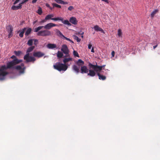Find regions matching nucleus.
<instances>
[{
	"mask_svg": "<svg viewBox=\"0 0 160 160\" xmlns=\"http://www.w3.org/2000/svg\"><path fill=\"white\" fill-rule=\"evenodd\" d=\"M63 20L64 18L61 17H58L55 18H53L52 19V20L54 21H60L62 22L63 21Z\"/></svg>",
	"mask_w": 160,
	"mask_h": 160,
	"instance_id": "23",
	"label": "nucleus"
},
{
	"mask_svg": "<svg viewBox=\"0 0 160 160\" xmlns=\"http://www.w3.org/2000/svg\"><path fill=\"white\" fill-rule=\"evenodd\" d=\"M56 33L59 36H61V37H63V36H64L61 32L59 30H57L56 31Z\"/></svg>",
	"mask_w": 160,
	"mask_h": 160,
	"instance_id": "33",
	"label": "nucleus"
},
{
	"mask_svg": "<svg viewBox=\"0 0 160 160\" xmlns=\"http://www.w3.org/2000/svg\"><path fill=\"white\" fill-rule=\"evenodd\" d=\"M54 16V15L53 14H48L45 17V20H49L50 19H51L52 20V19L53 18H52Z\"/></svg>",
	"mask_w": 160,
	"mask_h": 160,
	"instance_id": "24",
	"label": "nucleus"
},
{
	"mask_svg": "<svg viewBox=\"0 0 160 160\" xmlns=\"http://www.w3.org/2000/svg\"><path fill=\"white\" fill-rule=\"evenodd\" d=\"M54 1L59 4H65L67 3L66 2H64L62 0H54Z\"/></svg>",
	"mask_w": 160,
	"mask_h": 160,
	"instance_id": "26",
	"label": "nucleus"
},
{
	"mask_svg": "<svg viewBox=\"0 0 160 160\" xmlns=\"http://www.w3.org/2000/svg\"><path fill=\"white\" fill-rule=\"evenodd\" d=\"M47 47L49 49H53L57 48V45L55 44L48 43L47 45Z\"/></svg>",
	"mask_w": 160,
	"mask_h": 160,
	"instance_id": "12",
	"label": "nucleus"
},
{
	"mask_svg": "<svg viewBox=\"0 0 160 160\" xmlns=\"http://www.w3.org/2000/svg\"><path fill=\"white\" fill-rule=\"evenodd\" d=\"M15 68L17 70H20V72L21 73H24V68H22L20 66H17L15 67Z\"/></svg>",
	"mask_w": 160,
	"mask_h": 160,
	"instance_id": "17",
	"label": "nucleus"
},
{
	"mask_svg": "<svg viewBox=\"0 0 160 160\" xmlns=\"http://www.w3.org/2000/svg\"><path fill=\"white\" fill-rule=\"evenodd\" d=\"M94 28V30L96 31H101L103 33H105V32L103 30L97 25L95 26Z\"/></svg>",
	"mask_w": 160,
	"mask_h": 160,
	"instance_id": "16",
	"label": "nucleus"
},
{
	"mask_svg": "<svg viewBox=\"0 0 160 160\" xmlns=\"http://www.w3.org/2000/svg\"><path fill=\"white\" fill-rule=\"evenodd\" d=\"M37 12L38 14L41 15L42 12V8L41 7H39Z\"/></svg>",
	"mask_w": 160,
	"mask_h": 160,
	"instance_id": "32",
	"label": "nucleus"
},
{
	"mask_svg": "<svg viewBox=\"0 0 160 160\" xmlns=\"http://www.w3.org/2000/svg\"><path fill=\"white\" fill-rule=\"evenodd\" d=\"M44 28V26H40L38 28H35L34 32H38L39 30L42 29V28Z\"/></svg>",
	"mask_w": 160,
	"mask_h": 160,
	"instance_id": "30",
	"label": "nucleus"
},
{
	"mask_svg": "<svg viewBox=\"0 0 160 160\" xmlns=\"http://www.w3.org/2000/svg\"><path fill=\"white\" fill-rule=\"evenodd\" d=\"M61 50L62 52L65 54L66 55L64 57H69L70 55L69 54V50L66 44H63L62 45Z\"/></svg>",
	"mask_w": 160,
	"mask_h": 160,
	"instance_id": "6",
	"label": "nucleus"
},
{
	"mask_svg": "<svg viewBox=\"0 0 160 160\" xmlns=\"http://www.w3.org/2000/svg\"><path fill=\"white\" fill-rule=\"evenodd\" d=\"M6 28L8 32V33L9 37H11L12 35V32L13 31V28L11 25H9Z\"/></svg>",
	"mask_w": 160,
	"mask_h": 160,
	"instance_id": "10",
	"label": "nucleus"
},
{
	"mask_svg": "<svg viewBox=\"0 0 160 160\" xmlns=\"http://www.w3.org/2000/svg\"><path fill=\"white\" fill-rule=\"evenodd\" d=\"M63 38H64V39L67 40L68 41H70L71 42H72V43H73V41H72V40H71L70 39H69L67 37H66L64 36H63Z\"/></svg>",
	"mask_w": 160,
	"mask_h": 160,
	"instance_id": "39",
	"label": "nucleus"
},
{
	"mask_svg": "<svg viewBox=\"0 0 160 160\" xmlns=\"http://www.w3.org/2000/svg\"><path fill=\"white\" fill-rule=\"evenodd\" d=\"M73 8H74L73 6H70L68 8V10L69 11H72V9H73Z\"/></svg>",
	"mask_w": 160,
	"mask_h": 160,
	"instance_id": "40",
	"label": "nucleus"
},
{
	"mask_svg": "<svg viewBox=\"0 0 160 160\" xmlns=\"http://www.w3.org/2000/svg\"><path fill=\"white\" fill-rule=\"evenodd\" d=\"M115 55V52L114 51H112V57H114Z\"/></svg>",
	"mask_w": 160,
	"mask_h": 160,
	"instance_id": "46",
	"label": "nucleus"
},
{
	"mask_svg": "<svg viewBox=\"0 0 160 160\" xmlns=\"http://www.w3.org/2000/svg\"><path fill=\"white\" fill-rule=\"evenodd\" d=\"M29 0H23V1H22V2L21 3H20L22 4V5L24 3H25L26 2H27V1H28Z\"/></svg>",
	"mask_w": 160,
	"mask_h": 160,
	"instance_id": "41",
	"label": "nucleus"
},
{
	"mask_svg": "<svg viewBox=\"0 0 160 160\" xmlns=\"http://www.w3.org/2000/svg\"><path fill=\"white\" fill-rule=\"evenodd\" d=\"M37 35L38 36L46 37L51 35V33L50 31L46 29L39 31L38 32Z\"/></svg>",
	"mask_w": 160,
	"mask_h": 160,
	"instance_id": "5",
	"label": "nucleus"
},
{
	"mask_svg": "<svg viewBox=\"0 0 160 160\" xmlns=\"http://www.w3.org/2000/svg\"><path fill=\"white\" fill-rule=\"evenodd\" d=\"M92 46V45L91 43H89L88 45V48L89 49H90Z\"/></svg>",
	"mask_w": 160,
	"mask_h": 160,
	"instance_id": "43",
	"label": "nucleus"
},
{
	"mask_svg": "<svg viewBox=\"0 0 160 160\" xmlns=\"http://www.w3.org/2000/svg\"><path fill=\"white\" fill-rule=\"evenodd\" d=\"M83 34V32H82V34Z\"/></svg>",
	"mask_w": 160,
	"mask_h": 160,
	"instance_id": "57",
	"label": "nucleus"
},
{
	"mask_svg": "<svg viewBox=\"0 0 160 160\" xmlns=\"http://www.w3.org/2000/svg\"><path fill=\"white\" fill-rule=\"evenodd\" d=\"M49 8L51 9V10H52V8H51V7H49Z\"/></svg>",
	"mask_w": 160,
	"mask_h": 160,
	"instance_id": "54",
	"label": "nucleus"
},
{
	"mask_svg": "<svg viewBox=\"0 0 160 160\" xmlns=\"http://www.w3.org/2000/svg\"><path fill=\"white\" fill-rule=\"evenodd\" d=\"M8 74V72L3 71L2 68V66L0 67V80H3L4 79V77Z\"/></svg>",
	"mask_w": 160,
	"mask_h": 160,
	"instance_id": "8",
	"label": "nucleus"
},
{
	"mask_svg": "<svg viewBox=\"0 0 160 160\" xmlns=\"http://www.w3.org/2000/svg\"><path fill=\"white\" fill-rule=\"evenodd\" d=\"M81 37H82V38H83V35H82V36H81Z\"/></svg>",
	"mask_w": 160,
	"mask_h": 160,
	"instance_id": "56",
	"label": "nucleus"
},
{
	"mask_svg": "<svg viewBox=\"0 0 160 160\" xmlns=\"http://www.w3.org/2000/svg\"><path fill=\"white\" fill-rule=\"evenodd\" d=\"M54 68L58 71H65L68 68V66L65 64L60 63V62H57L55 65H53Z\"/></svg>",
	"mask_w": 160,
	"mask_h": 160,
	"instance_id": "3",
	"label": "nucleus"
},
{
	"mask_svg": "<svg viewBox=\"0 0 160 160\" xmlns=\"http://www.w3.org/2000/svg\"><path fill=\"white\" fill-rule=\"evenodd\" d=\"M100 72H96L98 76V78L100 80H105L106 79V77L105 76L102 75L100 73Z\"/></svg>",
	"mask_w": 160,
	"mask_h": 160,
	"instance_id": "14",
	"label": "nucleus"
},
{
	"mask_svg": "<svg viewBox=\"0 0 160 160\" xmlns=\"http://www.w3.org/2000/svg\"><path fill=\"white\" fill-rule=\"evenodd\" d=\"M46 7H48V8H49L50 7L49 4L48 3H46Z\"/></svg>",
	"mask_w": 160,
	"mask_h": 160,
	"instance_id": "51",
	"label": "nucleus"
},
{
	"mask_svg": "<svg viewBox=\"0 0 160 160\" xmlns=\"http://www.w3.org/2000/svg\"><path fill=\"white\" fill-rule=\"evenodd\" d=\"M158 12V9H155L154 10L153 12H152L150 14V16L151 17V18H153L155 15Z\"/></svg>",
	"mask_w": 160,
	"mask_h": 160,
	"instance_id": "22",
	"label": "nucleus"
},
{
	"mask_svg": "<svg viewBox=\"0 0 160 160\" xmlns=\"http://www.w3.org/2000/svg\"><path fill=\"white\" fill-rule=\"evenodd\" d=\"M20 0H16L14 2L13 4H17L19 1Z\"/></svg>",
	"mask_w": 160,
	"mask_h": 160,
	"instance_id": "44",
	"label": "nucleus"
},
{
	"mask_svg": "<svg viewBox=\"0 0 160 160\" xmlns=\"http://www.w3.org/2000/svg\"><path fill=\"white\" fill-rule=\"evenodd\" d=\"M157 46H158V45H156L154 46L153 47V48L154 49L157 47Z\"/></svg>",
	"mask_w": 160,
	"mask_h": 160,
	"instance_id": "53",
	"label": "nucleus"
},
{
	"mask_svg": "<svg viewBox=\"0 0 160 160\" xmlns=\"http://www.w3.org/2000/svg\"><path fill=\"white\" fill-rule=\"evenodd\" d=\"M118 35L119 37H121L122 34V33L121 30L120 29H119L118 30Z\"/></svg>",
	"mask_w": 160,
	"mask_h": 160,
	"instance_id": "36",
	"label": "nucleus"
},
{
	"mask_svg": "<svg viewBox=\"0 0 160 160\" xmlns=\"http://www.w3.org/2000/svg\"><path fill=\"white\" fill-rule=\"evenodd\" d=\"M22 62L21 60H18V59H15L13 60L8 62L7 64V66L5 65L2 66V68L3 71L8 69L12 68V67L15 65L18 64Z\"/></svg>",
	"mask_w": 160,
	"mask_h": 160,
	"instance_id": "2",
	"label": "nucleus"
},
{
	"mask_svg": "<svg viewBox=\"0 0 160 160\" xmlns=\"http://www.w3.org/2000/svg\"><path fill=\"white\" fill-rule=\"evenodd\" d=\"M47 20H45V19L42 20L41 22V23H44Z\"/></svg>",
	"mask_w": 160,
	"mask_h": 160,
	"instance_id": "45",
	"label": "nucleus"
},
{
	"mask_svg": "<svg viewBox=\"0 0 160 160\" xmlns=\"http://www.w3.org/2000/svg\"><path fill=\"white\" fill-rule=\"evenodd\" d=\"M73 37L74 39L77 41L78 42H80L81 39L79 38L78 37L75 35H73Z\"/></svg>",
	"mask_w": 160,
	"mask_h": 160,
	"instance_id": "34",
	"label": "nucleus"
},
{
	"mask_svg": "<svg viewBox=\"0 0 160 160\" xmlns=\"http://www.w3.org/2000/svg\"><path fill=\"white\" fill-rule=\"evenodd\" d=\"M62 22L63 24L66 25H67L68 26H71V24L68 21V20H65L64 21H63Z\"/></svg>",
	"mask_w": 160,
	"mask_h": 160,
	"instance_id": "31",
	"label": "nucleus"
},
{
	"mask_svg": "<svg viewBox=\"0 0 160 160\" xmlns=\"http://www.w3.org/2000/svg\"><path fill=\"white\" fill-rule=\"evenodd\" d=\"M81 73H87L88 72V70L86 66H82L81 67Z\"/></svg>",
	"mask_w": 160,
	"mask_h": 160,
	"instance_id": "13",
	"label": "nucleus"
},
{
	"mask_svg": "<svg viewBox=\"0 0 160 160\" xmlns=\"http://www.w3.org/2000/svg\"><path fill=\"white\" fill-rule=\"evenodd\" d=\"M84 64V62L81 59H79L76 62L77 65L79 67H82V66Z\"/></svg>",
	"mask_w": 160,
	"mask_h": 160,
	"instance_id": "19",
	"label": "nucleus"
},
{
	"mask_svg": "<svg viewBox=\"0 0 160 160\" xmlns=\"http://www.w3.org/2000/svg\"><path fill=\"white\" fill-rule=\"evenodd\" d=\"M72 58H65L63 60V62L64 63L68 62L69 61H72Z\"/></svg>",
	"mask_w": 160,
	"mask_h": 160,
	"instance_id": "29",
	"label": "nucleus"
},
{
	"mask_svg": "<svg viewBox=\"0 0 160 160\" xmlns=\"http://www.w3.org/2000/svg\"><path fill=\"white\" fill-rule=\"evenodd\" d=\"M11 58L12 59L15 58L17 59L16 57L14 55H12L11 57Z\"/></svg>",
	"mask_w": 160,
	"mask_h": 160,
	"instance_id": "49",
	"label": "nucleus"
},
{
	"mask_svg": "<svg viewBox=\"0 0 160 160\" xmlns=\"http://www.w3.org/2000/svg\"><path fill=\"white\" fill-rule=\"evenodd\" d=\"M73 54L75 56H76L78 57H79V54H78V52L75 50H74L73 52Z\"/></svg>",
	"mask_w": 160,
	"mask_h": 160,
	"instance_id": "38",
	"label": "nucleus"
},
{
	"mask_svg": "<svg viewBox=\"0 0 160 160\" xmlns=\"http://www.w3.org/2000/svg\"><path fill=\"white\" fill-rule=\"evenodd\" d=\"M37 0H32V3H35L36 2Z\"/></svg>",
	"mask_w": 160,
	"mask_h": 160,
	"instance_id": "48",
	"label": "nucleus"
},
{
	"mask_svg": "<svg viewBox=\"0 0 160 160\" xmlns=\"http://www.w3.org/2000/svg\"><path fill=\"white\" fill-rule=\"evenodd\" d=\"M33 39H30L27 42V44L29 46H32L33 44Z\"/></svg>",
	"mask_w": 160,
	"mask_h": 160,
	"instance_id": "28",
	"label": "nucleus"
},
{
	"mask_svg": "<svg viewBox=\"0 0 160 160\" xmlns=\"http://www.w3.org/2000/svg\"><path fill=\"white\" fill-rule=\"evenodd\" d=\"M27 28H24L22 29L21 30V32L19 34V36L21 38H22L23 36V34L26 30Z\"/></svg>",
	"mask_w": 160,
	"mask_h": 160,
	"instance_id": "21",
	"label": "nucleus"
},
{
	"mask_svg": "<svg viewBox=\"0 0 160 160\" xmlns=\"http://www.w3.org/2000/svg\"><path fill=\"white\" fill-rule=\"evenodd\" d=\"M91 52H94V48L93 47H92V49H91Z\"/></svg>",
	"mask_w": 160,
	"mask_h": 160,
	"instance_id": "50",
	"label": "nucleus"
},
{
	"mask_svg": "<svg viewBox=\"0 0 160 160\" xmlns=\"http://www.w3.org/2000/svg\"><path fill=\"white\" fill-rule=\"evenodd\" d=\"M21 65L22 66H23L24 65L23 64V63L21 64Z\"/></svg>",
	"mask_w": 160,
	"mask_h": 160,
	"instance_id": "55",
	"label": "nucleus"
},
{
	"mask_svg": "<svg viewBox=\"0 0 160 160\" xmlns=\"http://www.w3.org/2000/svg\"><path fill=\"white\" fill-rule=\"evenodd\" d=\"M101 0L102 1L106 3H109V2H108V0Z\"/></svg>",
	"mask_w": 160,
	"mask_h": 160,
	"instance_id": "47",
	"label": "nucleus"
},
{
	"mask_svg": "<svg viewBox=\"0 0 160 160\" xmlns=\"http://www.w3.org/2000/svg\"><path fill=\"white\" fill-rule=\"evenodd\" d=\"M35 48V46H31L28 48L26 52V54L24 57V59L27 62H34L36 60V59L34 57L30 56L29 52H32Z\"/></svg>",
	"mask_w": 160,
	"mask_h": 160,
	"instance_id": "1",
	"label": "nucleus"
},
{
	"mask_svg": "<svg viewBox=\"0 0 160 160\" xmlns=\"http://www.w3.org/2000/svg\"><path fill=\"white\" fill-rule=\"evenodd\" d=\"M89 71V73L88 74V76H90L91 77H94L96 75V72L94 69L93 70L90 69Z\"/></svg>",
	"mask_w": 160,
	"mask_h": 160,
	"instance_id": "15",
	"label": "nucleus"
},
{
	"mask_svg": "<svg viewBox=\"0 0 160 160\" xmlns=\"http://www.w3.org/2000/svg\"><path fill=\"white\" fill-rule=\"evenodd\" d=\"M33 39V41H34V44L36 45L37 44V43H36V42H38V40L37 39Z\"/></svg>",
	"mask_w": 160,
	"mask_h": 160,
	"instance_id": "42",
	"label": "nucleus"
},
{
	"mask_svg": "<svg viewBox=\"0 0 160 160\" xmlns=\"http://www.w3.org/2000/svg\"><path fill=\"white\" fill-rule=\"evenodd\" d=\"M106 65H103L101 66H99L97 65H93L90 63L88 64V66L90 69L92 68L94 69L96 72H101L102 68H104Z\"/></svg>",
	"mask_w": 160,
	"mask_h": 160,
	"instance_id": "4",
	"label": "nucleus"
},
{
	"mask_svg": "<svg viewBox=\"0 0 160 160\" xmlns=\"http://www.w3.org/2000/svg\"><path fill=\"white\" fill-rule=\"evenodd\" d=\"M70 22L74 25H76L78 23V21L76 18L73 17H71L69 19Z\"/></svg>",
	"mask_w": 160,
	"mask_h": 160,
	"instance_id": "11",
	"label": "nucleus"
},
{
	"mask_svg": "<svg viewBox=\"0 0 160 160\" xmlns=\"http://www.w3.org/2000/svg\"><path fill=\"white\" fill-rule=\"evenodd\" d=\"M72 68L73 70L77 73H78L79 72V69L78 66L76 65H73Z\"/></svg>",
	"mask_w": 160,
	"mask_h": 160,
	"instance_id": "20",
	"label": "nucleus"
},
{
	"mask_svg": "<svg viewBox=\"0 0 160 160\" xmlns=\"http://www.w3.org/2000/svg\"><path fill=\"white\" fill-rule=\"evenodd\" d=\"M63 56V54L62 52H60V51H58V52L57 56L59 58H62Z\"/></svg>",
	"mask_w": 160,
	"mask_h": 160,
	"instance_id": "27",
	"label": "nucleus"
},
{
	"mask_svg": "<svg viewBox=\"0 0 160 160\" xmlns=\"http://www.w3.org/2000/svg\"><path fill=\"white\" fill-rule=\"evenodd\" d=\"M44 55L43 52L40 51H34L33 53V57L35 58L36 57L39 58L43 56Z\"/></svg>",
	"mask_w": 160,
	"mask_h": 160,
	"instance_id": "7",
	"label": "nucleus"
},
{
	"mask_svg": "<svg viewBox=\"0 0 160 160\" xmlns=\"http://www.w3.org/2000/svg\"><path fill=\"white\" fill-rule=\"evenodd\" d=\"M37 22V20H36L35 21H34L33 22V24H34L36 22Z\"/></svg>",
	"mask_w": 160,
	"mask_h": 160,
	"instance_id": "52",
	"label": "nucleus"
},
{
	"mask_svg": "<svg viewBox=\"0 0 160 160\" xmlns=\"http://www.w3.org/2000/svg\"><path fill=\"white\" fill-rule=\"evenodd\" d=\"M14 53L17 56H19L21 54V52L20 51H14Z\"/></svg>",
	"mask_w": 160,
	"mask_h": 160,
	"instance_id": "37",
	"label": "nucleus"
},
{
	"mask_svg": "<svg viewBox=\"0 0 160 160\" xmlns=\"http://www.w3.org/2000/svg\"><path fill=\"white\" fill-rule=\"evenodd\" d=\"M22 8V5L21 3H19L18 6H15L13 5L11 8L13 10H17L19 9H21Z\"/></svg>",
	"mask_w": 160,
	"mask_h": 160,
	"instance_id": "18",
	"label": "nucleus"
},
{
	"mask_svg": "<svg viewBox=\"0 0 160 160\" xmlns=\"http://www.w3.org/2000/svg\"><path fill=\"white\" fill-rule=\"evenodd\" d=\"M32 30L31 28H28L25 33V35L27 36L28 35L31 33Z\"/></svg>",
	"mask_w": 160,
	"mask_h": 160,
	"instance_id": "25",
	"label": "nucleus"
},
{
	"mask_svg": "<svg viewBox=\"0 0 160 160\" xmlns=\"http://www.w3.org/2000/svg\"><path fill=\"white\" fill-rule=\"evenodd\" d=\"M52 5L53 6V7H56L59 8H61V7L60 5L55 3H52Z\"/></svg>",
	"mask_w": 160,
	"mask_h": 160,
	"instance_id": "35",
	"label": "nucleus"
},
{
	"mask_svg": "<svg viewBox=\"0 0 160 160\" xmlns=\"http://www.w3.org/2000/svg\"><path fill=\"white\" fill-rule=\"evenodd\" d=\"M57 26V25L56 24L52 23H50L44 26V28L46 30H48L52 28Z\"/></svg>",
	"mask_w": 160,
	"mask_h": 160,
	"instance_id": "9",
	"label": "nucleus"
}]
</instances>
